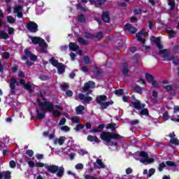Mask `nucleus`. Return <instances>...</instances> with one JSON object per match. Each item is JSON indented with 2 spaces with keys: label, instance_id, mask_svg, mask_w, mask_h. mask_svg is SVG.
Here are the masks:
<instances>
[{
  "label": "nucleus",
  "instance_id": "obj_44",
  "mask_svg": "<svg viewBox=\"0 0 179 179\" xmlns=\"http://www.w3.org/2000/svg\"><path fill=\"white\" fill-rule=\"evenodd\" d=\"M115 94H116V96H122V94H124V90L122 89L116 90L115 91Z\"/></svg>",
  "mask_w": 179,
  "mask_h": 179
},
{
  "label": "nucleus",
  "instance_id": "obj_37",
  "mask_svg": "<svg viewBox=\"0 0 179 179\" xmlns=\"http://www.w3.org/2000/svg\"><path fill=\"white\" fill-rule=\"evenodd\" d=\"M78 41L80 44H83L84 45H86V44H89L87 41L83 38H78Z\"/></svg>",
  "mask_w": 179,
  "mask_h": 179
},
{
  "label": "nucleus",
  "instance_id": "obj_43",
  "mask_svg": "<svg viewBox=\"0 0 179 179\" xmlns=\"http://www.w3.org/2000/svg\"><path fill=\"white\" fill-rule=\"evenodd\" d=\"M48 164H44L43 162H36L35 163V167H38V168H43L45 167V166H47Z\"/></svg>",
  "mask_w": 179,
  "mask_h": 179
},
{
  "label": "nucleus",
  "instance_id": "obj_54",
  "mask_svg": "<svg viewBox=\"0 0 179 179\" xmlns=\"http://www.w3.org/2000/svg\"><path fill=\"white\" fill-rule=\"evenodd\" d=\"M168 4L171 6V9H173L176 5V2H174V0H169Z\"/></svg>",
  "mask_w": 179,
  "mask_h": 179
},
{
  "label": "nucleus",
  "instance_id": "obj_46",
  "mask_svg": "<svg viewBox=\"0 0 179 179\" xmlns=\"http://www.w3.org/2000/svg\"><path fill=\"white\" fill-rule=\"evenodd\" d=\"M170 143H171L172 145H179V140L178 138H171L170 140Z\"/></svg>",
  "mask_w": 179,
  "mask_h": 179
},
{
  "label": "nucleus",
  "instance_id": "obj_35",
  "mask_svg": "<svg viewBox=\"0 0 179 179\" xmlns=\"http://www.w3.org/2000/svg\"><path fill=\"white\" fill-rule=\"evenodd\" d=\"M83 128H85V125L82 124H76V127L74 128V129L77 131L79 132V131H82V129H83Z\"/></svg>",
  "mask_w": 179,
  "mask_h": 179
},
{
  "label": "nucleus",
  "instance_id": "obj_38",
  "mask_svg": "<svg viewBox=\"0 0 179 179\" xmlns=\"http://www.w3.org/2000/svg\"><path fill=\"white\" fill-rule=\"evenodd\" d=\"M96 164H99L101 169H106V165L103 163V161L100 159H96Z\"/></svg>",
  "mask_w": 179,
  "mask_h": 179
},
{
  "label": "nucleus",
  "instance_id": "obj_27",
  "mask_svg": "<svg viewBox=\"0 0 179 179\" xmlns=\"http://www.w3.org/2000/svg\"><path fill=\"white\" fill-rule=\"evenodd\" d=\"M145 79L148 80V83H152V82L154 80L155 77L153 75H151L150 73H145Z\"/></svg>",
  "mask_w": 179,
  "mask_h": 179
},
{
  "label": "nucleus",
  "instance_id": "obj_63",
  "mask_svg": "<svg viewBox=\"0 0 179 179\" xmlns=\"http://www.w3.org/2000/svg\"><path fill=\"white\" fill-rule=\"evenodd\" d=\"M151 83H152V85L154 87H156V88L159 87V83H157V82L156 81V80L154 79L153 81L151 82Z\"/></svg>",
  "mask_w": 179,
  "mask_h": 179
},
{
  "label": "nucleus",
  "instance_id": "obj_59",
  "mask_svg": "<svg viewBox=\"0 0 179 179\" xmlns=\"http://www.w3.org/2000/svg\"><path fill=\"white\" fill-rule=\"evenodd\" d=\"M65 122H66V118L62 117L59 122V125H60V127H61V126L64 125L65 124Z\"/></svg>",
  "mask_w": 179,
  "mask_h": 179
},
{
  "label": "nucleus",
  "instance_id": "obj_7",
  "mask_svg": "<svg viewBox=\"0 0 179 179\" xmlns=\"http://www.w3.org/2000/svg\"><path fill=\"white\" fill-rule=\"evenodd\" d=\"M136 38L138 41H140L143 44H145V41H146V37L149 36V34H148V31L146 29H143L142 31L136 34Z\"/></svg>",
  "mask_w": 179,
  "mask_h": 179
},
{
  "label": "nucleus",
  "instance_id": "obj_5",
  "mask_svg": "<svg viewBox=\"0 0 179 179\" xmlns=\"http://www.w3.org/2000/svg\"><path fill=\"white\" fill-rule=\"evenodd\" d=\"M130 107H134L136 110H141L139 112L140 115H149V110L146 108L145 103H141V101H131L129 104Z\"/></svg>",
  "mask_w": 179,
  "mask_h": 179
},
{
  "label": "nucleus",
  "instance_id": "obj_60",
  "mask_svg": "<svg viewBox=\"0 0 179 179\" xmlns=\"http://www.w3.org/2000/svg\"><path fill=\"white\" fill-rule=\"evenodd\" d=\"M36 13L37 15H41L43 13V10L41 9V6H36Z\"/></svg>",
  "mask_w": 179,
  "mask_h": 179
},
{
  "label": "nucleus",
  "instance_id": "obj_20",
  "mask_svg": "<svg viewBox=\"0 0 179 179\" xmlns=\"http://www.w3.org/2000/svg\"><path fill=\"white\" fill-rule=\"evenodd\" d=\"M102 20L105 23H110V13L108 11H104L103 13Z\"/></svg>",
  "mask_w": 179,
  "mask_h": 179
},
{
  "label": "nucleus",
  "instance_id": "obj_24",
  "mask_svg": "<svg viewBox=\"0 0 179 179\" xmlns=\"http://www.w3.org/2000/svg\"><path fill=\"white\" fill-rule=\"evenodd\" d=\"M93 73H94V75H95V76L100 77V76H101L103 71H101L100 68L96 66V67H94V69L93 70Z\"/></svg>",
  "mask_w": 179,
  "mask_h": 179
},
{
  "label": "nucleus",
  "instance_id": "obj_11",
  "mask_svg": "<svg viewBox=\"0 0 179 179\" xmlns=\"http://www.w3.org/2000/svg\"><path fill=\"white\" fill-rule=\"evenodd\" d=\"M31 41L35 45L38 44V45H45V41L38 36H31Z\"/></svg>",
  "mask_w": 179,
  "mask_h": 179
},
{
  "label": "nucleus",
  "instance_id": "obj_58",
  "mask_svg": "<svg viewBox=\"0 0 179 179\" xmlns=\"http://www.w3.org/2000/svg\"><path fill=\"white\" fill-rule=\"evenodd\" d=\"M5 64H2V61L0 59V73H3Z\"/></svg>",
  "mask_w": 179,
  "mask_h": 179
},
{
  "label": "nucleus",
  "instance_id": "obj_16",
  "mask_svg": "<svg viewBox=\"0 0 179 179\" xmlns=\"http://www.w3.org/2000/svg\"><path fill=\"white\" fill-rule=\"evenodd\" d=\"M105 127H106V124H101L98 125L96 129H91L90 132H92V134H98L99 132H101Z\"/></svg>",
  "mask_w": 179,
  "mask_h": 179
},
{
  "label": "nucleus",
  "instance_id": "obj_29",
  "mask_svg": "<svg viewBox=\"0 0 179 179\" xmlns=\"http://www.w3.org/2000/svg\"><path fill=\"white\" fill-rule=\"evenodd\" d=\"M76 111L77 114H82L83 111H85V106L80 105L76 108Z\"/></svg>",
  "mask_w": 179,
  "mask_h": 179
},
{
  "label": "nucleus",
  "instance_id": "obj_18",
  "mask_svg": "<svg viewBox=\"0 0 179 179\" xmlns=\"http://www.w3.org/2000/svg\"><path fill=\"white\" fill-rule=\"evenodd\" d=\"M113 104H114V101H113L103 102L100 104V110H106V108H107L110 106H113Z\"/></svg>",
  "mask_w": 179,
  "mask_h": 179
},
{
  "label": "nucleus",
  "instance_id": "obj_64",
  "mask_svg": "<svg viewBox=\"0 0 179 179\" xmlns=\"http://www.w3.org/2000/svg\"><path fill=\"white\" fill-rule=\"evenodd\" d=\"M173 52H179V45H174L173 48Z\"/></svg>",
  "mask_w": 179,
  "mask_h": 179
},
{
  "label": "nucleus",
  "instance_id": "obj_39",
  "mask_svg": "<svg viewBox=\"0 0 179 179\" xmlns=\"http://www.w3.org/2000/svg\"><path fill=\"white\" fill-rule=\"evenodd\" d=\"M48 46L47 45H42L41 46V48H40V51L42 54H47V52H48V50H47V48Z\"/></svg>",
  "mask_w": 179,
  "mask_h": 179
},
{
  "label": "nucleus",
  "instance_id": "obj_23",
  "mask_svg": "<svg viewBox=\"0 0 179 179\" xmlns=\"http://www.w3.org/2000/svg\"><path fill=\"white\" fill-rule=\"evenodd\" d=\"M65 139H66V138L65 136H62L59 137V138H56L54 141V144L57 145V143H59V145H60V146H62V145H64V142H65Z\"/></svg>",
  "mask_w": 179,
  "mask_h": 179
},
{
  "label": "nucleus",
  "instance_id": "obj_9",
  "mask_svg": "<svg viewBox=\"0 0 179 179\" xmlns=\"http://www.w3.org/2000/svg\"><path fill=\"white\" fill-rule=\"evenodd\" d=\"M20 83L16 80V78H12L10 82V94H16V86H19Z\"/></svg>",
  "mask_w": 179,
  "mask_h": 179
},
{
  "label": "nucleus",
  "instance_id": "obj_14",
  "mask_svg": "<svg viewBox=\"0 0 179 179\" xmlns=\"http://www.w3.org/2000/svg\"><path fill=\"white\" fill-rule=\"evenodd\" d=\"M78 99L79 100H83L87 104H90L92 100H93V98L92 96H85V94L82 93L78 94Z\"/></svg>",
  "mask_w": 179,
  "mask_h": 179
},
{
  "label": "nucleus",
  "instance_id": "obj_45",
  "mask_svg": "<svg viewBox=\"0 0 179 179\" xmlns=\"http://www.w3.org/2000/svg\"><path fill=\"white\" fill-rule=\"evenodd\" d=\"M11 173L9 171L4 172V178L5 179H10L12 178V176H10Z\"/></svg>",
  "mask_w": 179,
  "mask_h": 179
},
{
  "label": "nucleus",
  "instance_id": "obj_32",
  "mask_svg": "<svg viewBox=\"0 0 179 179\" xmlns=\"http://www.w3.org/2000/svg\"><path fill=\"white\" fill-rule=\"evenodd\" d=\"M131 59L132 61H134L135 64H138V62H139V59H141V55L139 54L134 55Z\"/></svg>",
  "mask_w": 179,
  "mask_h": 179
},
{
  "label": "nucleus",
  "instance_id": "obj_31",
  "mask_svg": "<svg viewBox=\"0 0 179 179\" xmlns=\"http://www.w3.org/2000/svg\"><path fill=\"white\" fill-rule=\"evenodd\" d=\"M50 64H52V65L53 66H56V67H57V66H59V64H60V63L58 62V60L55 59V58H54V57H52L50 59Z\"/></svg>",
  "mask_w": 179,
  "mask_h": 179
},
{
  "label": "nucleus",
  "instance_id": "obj_28",
  "mask_svg": "<svg viewBox=\"0 0 179 179\" xmlns=\"http://www.w3.org/2000/svg\"><path fill=\"white\" fill-rule=\"evenodd\" d=\"M134 90L135 93H138V94H142V87L141 86L136 84L134 87Z\"/></svg>",
  "mask_w": 179,
  "mask_h": 179
},
{
  "label": "nucleus",
  "instance_id": "obj_48",
  "mask_svg": "<svg viewBox=\"0 0 179 179\" xmlns=\"http://www.w3.org/2000/svg\"><path fill=\"white\" fill-rule=\"evenodd\" d=\"M78 22H80V23H85V22H86V18H85L83 15L78 16Z\"/></svg>",
  "mask_w": 179,
  "mask_h": 179
},
{
  "label": "nucleus",
  "instance_id": "obj_21",
  "mask_svg": "<svg viewBox=\"0 0 179 179\" xmlns=\"http://www.w3.org/2000/svg\"><path fill=\"white\" fill-rule=\"evenodd\" d=\"M87 139V141H89V142H95V143H100V140L99 139V138H97V136L89 135Z\"/></svg>",
  "mask_w": 179,
  "mask_h": 179
},
{
  "label": "nucleus",
  "instance_id": "obj_6",
  "mask_svg": "<svg viewBox=\"0 0 179 179\" xmlns=\"http://www.w3.org/2000/svg\"><path fill=\"white\" fill-rule=\"evenodd\" d=\"M140 157L143 159H140V162L143 163V164H152V163H155L154 158H150L149 154L145 151H141L140 152ZM147 163V164H146Z\"/></svg>",
  "mask_w": 179,
  "mask_h": 179
},
{
  "label": "nucleus",
  "instance_id": "obj_47",
  "mask_svg": "<svg viewBox=\"0 0 179 179\" xmlns=\"http://www.w3.org/2000/svg\"><path fill=\"white\" fill-rule=\"evenodd\" d=\"M106 3V0H98L95 2L96 6H101L103 3Z\"/></svg>",
  "mask_w": 179,
  "mask_h": 179
},
{
  "label": "nucleus",
  "instance_id": "obj_52",
  "mask_svg": "<svg viewBox=\"0 0 179 179\" xmlns=\"http://www.w3.org/2000/svg\"><path fill=\"white\" fill-rule=\"evenodd\" d=\"M163 87L166 90V92H171L173 90V85H168L166 86H163Z\"/></svg>",
  "mask_w": 179,
  "mask_h": 179
},
{
  "label": "nucleus",
  "instance_id": "obj_12",
  "mask_svg": "<svg viewBox=\"0 0 179 179\" xmlns=\"http://www.w3.org/2000/svg\"><path fill=\"white\" fill-rule=\"evenodd\" d=\"M14 13H15L20 19L23 17V8L22 6H14Z\"/></svg>",
  "mask_w": 179,
  "mask_h": 179
},
{
  "label": "nucleus",
  "instance_id": "obj_8",
  "mask_svg": "<svg viewBox=\"0 0 179 179\" xmlns=\"http://www.w3.org/2000/svg\"><path fill=\"white\" fill-rule=\"evenodd\" d=\"M24 52L25 55L22 56V61H26V65H27L28 66H33V65H34V63L27 60L29 57L31 55V52L29 50V49H25L24 50Z\"/></svg>",
  "mask_w": 179,
  "mask_h": 179
},
{
  "label": "nucleus",
  "instance_id": "obj_56",
  "mask_svg": "<svg viewBox=\"0 0 179 179\" xmlns=\"http://www.w3.org/2000/svg\"><path fill=\"white\" fill-rule=\"evenodd\" d=\"M168 34L169 36V38H173V37L176 36V32L174 31L169 30Z\"/></svg>",
  "mask_w": 179,
  "mask_h": 179
},
{
  "label": "nucleus",
  "instance_id": "obj_41",
  "mask_svg": "<svg viewBox=\"0 0 179 179\" xmlns=\"http://www.w3.org/2000/svg\"><path fill=\"white\" fill-rule=\"evenodd\" d=\"M155 173H156V169L151 168L149 171H148V178H150V177H152V176H153L155 174Z\"/></svg>",
  "mask_w": 179,
  "mask_h": 179
},
{
  "label": "nucleus",
  "instance_id": "obj_40",
  "mask_svg": "<svg viewBox=\"0 0 179 179\" xmlns=\"http://www.w3.org/2000/svg\"><path fill=\"white\" fill-rule=\"evenodd\" d=\"M29 59L30 61H32L33 62H37V56L31 52V55H29Z\"/></svg>",
  "mask_w": 179,
  "mask_h": 179
},
{
  "label": "nucleus",
  "instance_id": "obj_30",
  "mask_svg": "<svg viewBox=\"0 0 179 179\" xmlns=\"http://www.w3.org/2000/svg\"><path fill=\"white\" fill-rule=\"evenodd\" d=\"M9 37V35L8 33L1 31H0V38H3V40H7V38Z\"/></svg>",
  "mask_w": 179,
  "mask_h": 179
},
{
  "label": "nucleus",
  "instance_id": "obj_2",
  "mask_svg": "<svg viewBox=\"0 0 179 179\" xmlns=\"http://www.w3.org/2000/svg\"><path fill=\"white\" fill-rule=\"evenodd\" d=\"M121 138H122L121 135L113 132L102 131L100 134V138L101 141H104L108 146H118V143L113 141V139L118 141V139H121Z\"/></svg>",
  "mask_w": 179,
  "mask_h": 179
},
{
  "label": "nucleus",
  "instance_id": "obj_1",
  "mask_svg": "<svg viewBox=\"0 0 179 179\" xmlns=\"http://www.w3.org/2000/svg\"><path fill=\"white\" fill-rule=\"evenodd\" d=\"M36 101L39 106V107H42L41 111L42 113H40V110L36 108V118L37 120H44L45 118V113H52V117L55 118H58L62 115V113L58 110H55V107H54V103L51 101H41V99H37Z\"/></svg>",
  "mask_w": 179,
  "mask_h": 179
},
{
  "label": "nucleus",
  "instance_id": "obj_61",
  "mask_svg": "<svg viewBox=\"0 0 179 179\" xmlns=\"http://www.w3.org/2000/svg\"><path fill=\"white\" fill-rule=\"evenodd\" d=\"M62 131H65L66 132H69V131H71V128L68 126H63L61 127Z\"/></svg>",
  "mask_w": 179,
  "mask_h": 179
},
{
  "label": "nucleus",
  "instance_id": "obj_53",
  "mask_svg": "<svg viewBox=\"0 0 179 179\" xmlns=\"http://www.w3.org/2000/svg\"><path fill=\"white\" fill-rule=\"evenodd\" d=\"M165 167H166V163L162 162V163L159 164V167H158V171H162Z\"/></svg>",
  "mask_w": 179,
  "mask_h": 179
},
{
  "label": "nucleus",
  "instance_id": "obj_22",
  "mask_svg": "<svg viewBox=\"0 0 179 179\" xmlns=\"http://www.w3.org/2000/svg\"><path fill=\"white\" fill-rule=\"evenodd\" d=\"M122 72L124 76H128V74L129 73V69H128V63L123 64Z\"/></svg>",
  "mask_w": 179,
  "mask_h": 179
},
{
  "label": "nucleus",
  "instance_id": "obj_4",
  "mask_svg": "<svg viewBox=\"0 0 179 179\" xmlns=\"http://www.w3.org/2000/svg\"><path fill=\"white\" fill-rule=\"evenodd\" d=\"M45 169L48 170V173L51 174H56L57 177L59 178H62L64 174H65V169L64 166L59 167L57 165H45Z\"/></svg>",
  "mask_w": 179,
  "mask_h": 179
},
{
  "label": "nucleus",
  "instance_id": "obj_36",
  "mask_svg": "<svg viewBox=\"0 0 179 179\" xmlns=\"http://www.w3.org/2000/svg\"><path fill=\"white\" fill-rule=\"evenodd\" d=\"M168 167H176L177 164L173 161H166V164Z\"/></svg>",
  "mask_w": 179,
  "mask_h": 179
},
{
  "label": "nucleus",
  "instance_id": "obj_62",
  "mask_svg": "<svg viewBox=\"0 0 179 179\" xmlns=\"http://www.w3.org/2000/svg\"><path fill=\"white\" fill-rule=\"evenodd\" d=\"M9 164H10V167L11 169H15V167H16V162H15V161H13V160H11Z\"/></svg>",
  "mask_w": 179,
  "mask_h": 179
},
{
  "label": "nucleus",
  "instance_id": "obj_50",
  "mask_svg": "<svg viewBox=\"0 0 179 179\" xmlns=\"http://www.w3.org/2000/svg\"><path fill=\"white\" fill-rule=\"evenodd\" d=\"M69 50L71 51H78L79 50V45H69Z\"/></svg>",
  "mask_w": 179,
  "mask_h": 179
},
{
  "label": "nucleus",
  "instance_id": "obj_26",
  "mask_svg": "<svg viewBox=\"0 0 179 179\" xmlns=\"http://www.w3.org/2000/svg\"><path fill=\"white\" fill-rule=\"evenodd\" d=\"M57 68L59 73H64L65 72V65L64 64L60 63Z\"/></svg>",
  "mask_w": 179,
  "mask_h": 179
},
{
  "label": "nucleus",
  "instance_id": "obj_13",
  "mask_svg": "<svg viewBox=\"0 0 179 179\" xmlns=\"http://www.w3.org/2000/svg\"><path fill=\"white\" fill-rule=\"evenodd\" d=\"M96 87V83L93 81H89L84 84V87H83V92H89L90 89H94Z\"/></svg>",
  "mask_w": 179,
  "mask_h": 179
},
{
  "label": "nucleus",
  "instance_id": "obj_19",
  "mask_svg": "<svg viewBox=\"0 0 179 179\" xmlns=\"http://www.w3.org/2000/svg\"><path fill=\"white\" fill-rule=\"evenodd\" d=\"M125 30H127V31H129L130 33L135 34L136 33V28L135 27L132 26L131 24H127L124 25Z\"/></svg>",
  "mask_w": 179,
  "mask_h": 179
},
{
  "label": "nucleus",
  "instance_id": "obj_3",
  "mask_svg": "<svg viewBox=\"0 0 179 179\" xmlns=\"http://www.w3.org/2000/svg\"><path fill=\"white\" fill-rule=\"evenodd\" d=\"M157 47L159 50L158 55H160L163 59L167 58L168 61H173V64H174V65H178V57L174 55L170 56V52H169L168 49L163 50V45H157Z\"/></svg>",
  "mask_w": 179,
  "mask_h": 179
},
{
  "label": "nucleus",
  "instance_id": "obj_17",
  "mask_svg": "<svg viewBox=\"0 0 179 179\" xmlns=\"http://www.w3.org/2000/svg\"><path fill=\"white\" fill-rule=\"evenodd\" d=\"M107 101V96L106 95H100L96 97V101L97 104L101 105V103H104V101Z\"/></svg>",
  "mask_w": 179,
  "mask_h": 179
},
{
  "label": "nucleus",
  "instance_id": "obj_33",
  "mask_svg": "<svg viewBox=\"0 0 179 179\" xmlns=\"http://www.w3.org/2000/svg\"><path fill=\"white\" fill-rule=\"evenodd\" d=\"M7 22L10 23V24H13L15 22H16V19L15 17H12V15L7 16Z\"/></svg>",
  "mask_w": 179,
  "mask_h": 179
},
{
  "label": "nucleus",
  "instance_id": "obj_34",
  "mask_svg": "<svg viewBox=\"0 0 179 179\" xmlns=\"http://www.w3.org/2000/svg\"><path fill=\"white\" fill-rule=\"evenodd\" d=\"M71 122L73 124H79L80 122V117L78 116H73L71 117Z\"/></svg>",
  "mask_w": 179,
  "mask_h": 179
},
{
  "label": "nucleus",
  "instance_id": "obj_10",
  "mask_svg": "<svg viewBox=\"0 0 179 179\" xmlns=\"http://www.w3.org/2000/svg\"><path fill=\"white\" fill-rule=\"evenodd\" d=\"M27 29L31 33H36L38 30V26L34 22H29L27 24Z\"/></svg>",
  "mask_w": 179,
  "mask_h": 179
},
{
  "label": "nucleus",
  "instance_id": "obj_51",
  "mask_svg": "<svg viewBox=\"0 0 179 179\" xmlns=\"http://www.w3.org/2000/svg\"><path fill=\"white\" fill-rule=\"evenodd\" d=\"M25 154L29 156V157H33V155H34V152L32 150H27Z\"/></svg>",
  "mask_w": 179,
  "mask_h": 179
},
{
  "label": "nucleus",
  "instance_id": "obj_49",
  "mask_svg": "<svg viewBox=\"0 0 179 179\" xmlns=\"http://www.w3.org/2000/svg\"><path fill=\"white\" fill-rule=\"evenodd\" d=\"M162 117H163L164 121H167L169 118V112L165 111L162 115Z\"/></svg>",
  "mask_w": 179,
  "mask_h": 179
},
{
  "label": "nucleus",
  "instance_id": "obj_55",
  "mask_svg": "<svg viewBox=\"0 0 179 179\" xmlns=\"http://www.w3.org/2000/svg\"><path fill=\"white\" fill-rule=\"evenodd\" d=\"M83 61L87 65H89V64H90V57H89V56H85L83 58Z\"/></svg>",
  "mask_w": 179,
  "mask_h": 179
},
{
  "label": "nucleus",
  "instance_id": "obj_25",
  "mask_svg": "<svg viewBox=\"0 0 179 179\" xmlns=\"http://www.w3.org/2000/svg\"><path fill=\"white\" fill-rule=\"evenodd\" d=\"M116 127H117V124H115L114 122H111V123H109V124H106V129H111V131L113 132H114V131H115Z\"/></svg>",
  "mask_w": 179,
  "mask_h": 179
},
{
  "label": "nucleus",
  "instance_id": "obj_15",
  "mask_svg": "<svg viewBox=\"0 0 179 179\" xmlns=\"http://www.w3.org/2000/svg\"><path fill=\"white\" fill-rule=\"evenodd\" d=\"M150 42L154 45H162V41L160 40V38H159V37L152 36L150 38Z\"/></svg>",
  "mask_w": 179,
  "mask_h": 179
},
{
  "label": "nucleus",
  "instance_id": "obj_57",
  "mask_svg": "<svg viewBox=\"0 0 179 179\" xmlns=\"http://www.w3.org/2000/svg\"><path fill=\"white\" fill-rule=\"evenodd\" d=\"M39 79H41V80H49L50 77H48V76L43 75L39 76Z\"/></svg>",
  "mask_w": 179,
  "mask_h": 179
},
{
  "label": "nucleus",
  "instance_id": "obj_42",
  "mask_svg": "<svg viewBox=\"0 0 179 179\" xmlns=\"http://www.w3.org/2000/svg\"><path fill=\"white\" fill-rule=\"evenodd\" d=\"M24 89L25 90H28V92H32L33 87H31V85H30V83H28L24 85Z\"/></svg>",
  "mask_w": 179,
  "mask_h": 179
}]
</instances>
